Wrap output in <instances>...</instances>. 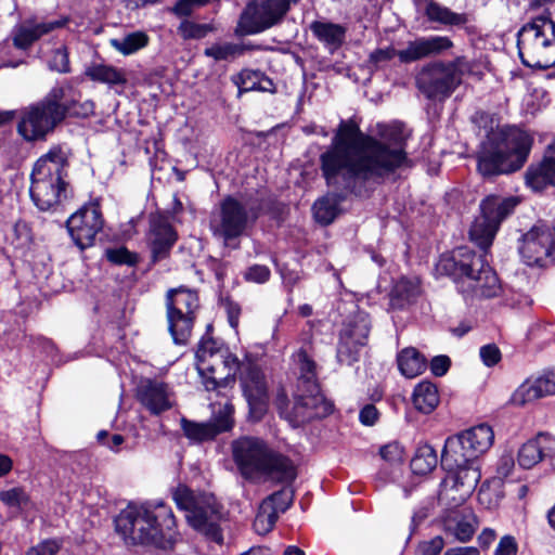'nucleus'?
<instances>
[{"label": "nucleus", "instance_id": "9d476101", "mask_svg": "<svg viewBox=\"0 0 555 555\" xmlns=\"http://www.w3.org/2000/svg\"><path fill=\"white\" fill-rule=\"evenodd\" d=\"M196 359L198 373L207 390L227 386L241 370L238 359L211 338L201 340Z\"/></svg>", "mask_w": 555, "mask_h": 555}, {"label": "nucleus", "instance_id": "69168bd1", "mask_svg": "<svg viewBox=\"0 0 555 555\" xmlns=\"http://www.w3.org/2000/svg\"><path fill=\"white\" fill-rule=\"evenodd\" d=\"M194 3L192 0H179L173 8V11L179 16H186L191 14Z\"/></svg>", "mask_w": 555, "mask_h": 555}, {"label": "nucleus", "instance_id": "393cba45", "mask_svg": "<svg viewBox=\"0 0 555 555\" xmlns=\"http://www.w3.org/2000/svg\"><path fill=\"white\" fill-rule=\"evenodd\" d=\"M292 503V494L281 490L266 498L258 509L254 529L258 534H266L274 527L280 513H284Z\"/></svg>", "mask_w": 555, "mask_h": 555}, {"label": "nucleus", "instance_id": "0e129e2a", "mask_svg": "<svg viewBox=\"0 0 555 555\" xmlns=\"http://www.w3.org/2000/svg\"><path fill=\"white\" fill-rule=\"evenodd\" d=\"M446 66L452 67V74L461 78L463 70L468 68V63L464 56H457L452 62L446 63Z\"/></svg>", "mask_w": 555, "mask_h": 555}, {"label": "nucleus", "instance_id": "bf43d9fd", "mask_svg": "<svg viewBox=\"0 0 555 555\" xmlns=\"http://www.w3.org/2000/svg\"><path fill=\"white\" fill-rule=\"evenodd\" d=\"M60 550V544L55 540H47L31 547L27 555H55Z\"/></svg>", "mask_w": 555, "mask_h": 555}, {"label": "nucleus", "instance_id": "f3484780", "mask_svg": "<svg viewBox=\"0 0 555 555\" xmlns=\"http://www.w3.org/2000/svg\"><path fill=\"white\" fill-rule=\"evenodd\" d=\"M299 0H253L241 14L237 33L255 35L280 24Z\"/></svg>", "mask_w": 555, "mask_h": 555}, {"label": "nucleus", "instance_id": "e433bc0d", "mask_svg": "<svg viewBox=\"0 0 555 555\" xmlns=\"http://www.w3.org/2000/svg\"><path fill=\"white\" fill-rule=\"evenodd\" d=\"M295 361L298 366V388H307L315 391L319 388L317 382V364L306 349H300L295 354Z\"/></svg>", "mask_w": 555, "mask_h": 555}, {"label": "nucleus", "instance_id": "6e6d98bb", "mask_svg": "<svg viewBox=\"0 0 555 555\" xmlns=\"http://www.w3.org/2000/svg\"><path fill=\"white\" fill-rule=\"evenodd\" d=\"M404 450L398 442H390L380 448V456L390 463H399L403 459Z\"/></svg>", "mask_w": 555, "mask_h": 555}, {"label": "nucleus", "instance_id": "13d9d810", "mask_svg": "<svg viewBox=\"0 0 555 555\" xmlns=\"http://www.w3.org/2000/svg\"><path fill=\"white\" fill-rule=\"evenodd\" d=\"M479 353L483 364L487 366H493L501 360V351L493 344L482 346Z\"/></svg>", "mask_w": 555, "mask_h": 555}, {"label": "nucleus", "instance_id": "aec40b11", "mask_svg": "<svg viewBox=\"0 0 555 555\" xmlns=\"http://www.w3.org/2000/svg\"><path fill=\"white\" fill-rule=\"evenodd\" d=\"M461 79L452 74V67L437 61L425 65L416 76V86L428 99L443 100L455 90Z\"/></svg>", "mask_w": 555, "mask_h": 555}, {"label": "nucleus", "instance_id": "4be33fe9", "mask_svg": "<svg viewBox=\"0 0 555 555\" xmlns=\"http://www.w3.org/2000/svg\"><path fill=\"white\" fill-rule=\"evenodd\" d=\"M234 409L227 403L219 411L218 415L210 422L197 423L181 418V428L184 436L194 443H201L214 439L217 435L228 431L233 426L232 414Z\"/></svg>", "mask_w": 555, "mask_h": 555}, {"label": "nucleus", "instance_id": "4468645a", "mask_svg": "<svg viewBox=\"0 0 555 555\" xmlns=\"http://www.w3.org/2000/svg\"><path fill=\"white\" fill-rule=\"evenodd\" d=\"M453 41L448 36L420 37L409 41L406 47L397 51L393 47L376 49L369 55V64L375 69L398 56L401 63L409 64L418 60L437 56L453 48Z\"/></svg>", "mask_w": 555, "mask_h": 555}, {"label": "nucleus", "instance_id": "dca6fc26", "mask_svg": "<svg viewBox=\"0 0 555 555\" xmlns=\"http://www.w3.org/2000/svg\"><path fill=\"white\" fill-rule=\"evenodd\" d=\"M517 204V198L513 196H487L480 204V217L476 218L469 230L470 240L481 249H488L501 222L514 211Z\"/></svg>", "mask_w": 555, "mask_h": 555}, {"label": "nucleus", "instance_id": "20e7f679", "mask_svg": "<svg viewBox=\"0 0 555 555\" xmlns=\"http://www.w3.org/2000/svg\"><path fill=\"white\" fill-rule=\"evenodd\" d=\"M231 449L233 460L245 479L263 478L278 482H291L296 477L292 462L272 450L260 438L250 436L237 438L232 442Z\"/></svg>", "mask_w": 555, "mask_h": 555}, {"label": "nucleus", "instance_id": "a211bd4d", "mask_svg": "<svg viewBox=\"0 0 555 555\" xmlns=\"http://www.w3.org/2000/svg\"><path fill=\"white\" fill-rule=\"evenodd\" d=\"M522 261L530 267H546L555 262V227L539 222L526 232L519 244Z\"/></svg>", "mask_w": 555, "mask_h": 555}, {"label": "nucleus", "instance_id": "338daca9", "mask_svg": "<svg viewBox=\"0 0 555 555\" xmlns=\"http://www.w3.org/2000/svg\"><path fill=\"white\" fill-rule=\"evenodd\" d=\"M495 538L496 533L493 529L485 528L478 535V542L482 547H489Z\"/></svg>", "mask_w": 555, "mask_h": 555}, {"label": "nucleus", "instance_id": "8fccbe9b", "mask_svg": "<svg viewBox=\"0 0 555 555\" xmlns=\"http://www.w3.org/2000/svg\"><path fill=\"white\" fill-rule=\"evenodd\" d=\"M211 27L207 24H197L191 21H184L179 26V33L184 39H201L204 38Z\"/></svg>", "mask_w": 555, "mask_h": 555}, {"label": "nucleus", "instance_id": "a19ab883", "mask_svg": "<svg viewBox=\"0 0 555 555\" xmlns=\"http://www.w3.org/2000/svg\"><path fill=\"white\" fill-rule=\"evenodd\" d=\"M61 106L66 107L64 118L67 115L76 117H88L94 113V103L91 100L80 102V92L73 88L66 90L65 98L61 101Z\"/></svg>", "mask_w": 555, "mask_h": 555}, {"label": "nucleus", "instance_id": "a878e982", "mask_svg": "<svg viewBox=\"0 0 555 555\" xmlns=\"http://www.w3.org/2000/svg\"><path fill=\"white\" fill-rule=\"evenodd\" d=\"M555 395V370L525 380L512 395L514 405H525L546 396Z\"/></svg>", "mask_w": 555, "mask_h": 555}, {"label": "nucleus", "instance_id": "473e14b6", "mask_svg": "<svg viewBox=\"0 0 555 555\" xmlns=\"http://www.w3.org/2000/svg\"><path fill=\"white\" fill-rule=\"evenodd\" d=\"M442 466L448 473L446 477L449 478V482L461 486V490L464 494L474 492L481 477L480 470L474 460L454 467Z\"/></svg>", "mask_w": 555, "mask_h": 555}, {"label": "nucleus", "instance_id": "f704fd0d", "mask_svg": "<svg viewBox=\"0 0 555 555\" xmlns=\"http://www.w3.org/2000/svg\"><path fill=\"white\" fill-rule=\"evenodd\" d=\"M238 88V94L249 91H273V82L259 70L243 69L232 78Z\"/></svg>", "mask_w": 555, "mask_h": 555}, {"label": "nucleus", "instance_id": "ea45409f", "mask_svg": "<svg viewBox=\"0 0 555 555\" xmlns=\"http://www.w3.org/2000/svg\"><path fill=\"white\" fill-rule=\"evenodd\" d=\"M149 42V36L140 30L127 34L120 38L109 39L111 47L125 56L137 53L145 48Z\"/></svg>", "mask_w": 555, "mask_h": 555}, {"label": "nucleus", "instance_id": "7c9ffc66", "mask_svg": "<svg viewBox=\"0 0 555 555\" xmlns=\"http://www.w3.org/2000/svg\"><path fill=\"white\" fill-rule=\"evenodd\" d=\"M168 386L162 382L147 379L138 390L140 402L153 414H159L171 408Z\"/></svg>", "mask_w": 555, "mask_h": 555}, {"label": "nucleus", "instance_id": "1a4fd4ad", "mask_svg": "<svg viewBox=\"0 0 555 555\" xmlns=\"http://www.w3.org/2000/svg\"><path fill=\"white\" fill-rule=\"evenodd\" d=\"M517 48L522 64L546 69L555 66V23L548 16H537L517 34Z\"/></svg>", "mask_w": 555, "mask_h": 555}, {"label": "nucleus", "instance_id": "de8ad7c7", "mask_svg": "<svg viewBox=\"0 0 555 555\" xmlns=\"http://www.w3.org/2000/svg\"><path fill=\"white\" fill-rule=\"evenodd\" d=\"M49 69L60 73L67 74L70 72V63L68 50L65 46L53 49L47 59Z\"/></svg>", "mask_w": 555, "mask_h": 555}, {"label": "nucleus", "instance_id": "bb28decb", "mask_svg": "<svg viewBox=\"0 0 555 555\" xmlns=\"http://www.w3.org/2000/svg\"><path fill=\"white\" fill-rule=\"evenodd\" d=\"M547 459L555 466V437L547 434H539L528 440L518 451V464L526 469Z\"/></svg>", "mask_w": 555, "mask_h": 555}, {"label": "nucleus", "instance_id": "49530a36", "mask_svg": "<svg viewBox=\"0 0 555 555\" xmlns=\"http://www.w3.org/2000/svg\"><path fill=\"white\" fill-rule=\"evenodd\" d=\"M420 295L417 280L401 279L393 287V297L400 300V305L412 302Z\"/></svg>", "mask_w": 555, "mask_h": 555}, {"label": "nucleus", "instance_id": "9b49d317", "mask_svg": "<svg viewBox=\"0 0 555 555\" xmlns=\"http://www.w3.org/2000/svg\"><path fill=\"white\" fill-rule=\"evenodd\" d=\"M172 495L177 506L185 511V518L192 528L208 540L218 544L222 543L223 535L219 525L221 520L220 505L212 498L198 500L184 486L177 487Z\"/></svg>", "mask_w": 555, "mask_h": 555}, {"label": "nucleus", "instance_id": "4c0bfd02", "mask_svg": "<svg viewBox=\"0 0 555 555\" xmlns=\"http://www.w3.org/2000/svg\"><path fill=\"white\" fill-rule=\"evenodd\" d=\"M312 34L324 44L337 49L346 37V28L339 24L315 21L310 25Z\"/></svg>", "mask_w": 555, "mask_h": 555}, {"label": "nucleus", "instance_id": "864d4df0", "mask_svg": "<svg viewBox=\"0 0 555 555\" xmlns=\"http://www.w3.org/2000/svg\"><path fill=\"white\" fill-rule=\"evenodd\" d=\"M444 546L442 537L437 535L417 545L416 555H439Z\"/></svg>", "mask_w": 555, "mask_h": 555}, {"label": "nucleus", "instance_id": "2f4dec72", "mask_svg": "<svg viewBox=\"0 0 555 555\" xmlns=\"http://www.w3.org/2000/svg\"><path fill=\"white\" fill-rule=\"evenodd\" d=\"M424 14L431 23H436L449 28H467L470 17L467 13H457L446 5L434 0L426 3Z\"/></svg>", "mask_w": 555, "mask_h": 555}, {"label": "nucleus", "instance_id": "6e6552de", "mask_svg": "<svg viewBox=\"0 0 555 555\" xmlns=\"http://www.w3.org/2000/svg\"><path fill=\"white\" fill-rule=\"evenodd\" d=\"M66 90L72 91L73 86H55L42 100L21 111L17 132L24 140H44L64 120L66 107L61 106V101Z\"/></svg>", "mask_w": 555, "mask_h": 555}, {"label": "nucleus", "instance_id": "a18cd8bd", "mask_svg": "<svg viewBox=\"0 0 555 555\" xmlns=\"http://www.w3.org/2000/svg\"><path fill=\"white\" fill-rule=\"evenodd\" d=\"M244 52V48L232 42L215 43L205 49V55L215 61H228L235 59Z\"/></svg>", "mask_w": 555, "mask_h": 555}, {"label": "nucleus", "instance_id": "e2e57ef3", "mask_svg": "<svg viewBox=\"0 0 555 555\" xmlns=\"http://www.w3.org/2000/svg\"><path fill=\"white\" fill-rule=\"evenodd\" d=\"M514 459L512 454H503L498 463V474L500 477L505 478L511 475L513 468H514Z\"/></svg>", "mask_w": 555, "mask_h": 555}, {"label": "nucleus", "instance_id": "774afa93", "mask_svg": "<svg viewBox=\"0 0 555 555\" xmlns=\"http://www.w3.org/2000/svg\"><path fill=\"white\" fill-rule=\"evenodd\" d=\"M443 555H479V550L474 546L449 548Z\"/></svg>", "mask_w": 555, "mask_h": 555}, {"label": "nucleus", "instance_id": "cd10ccee", "mask_svg": "<svg viewBox=\"0 0 555 555\" xmlns=\"http://www.w3.org/2000/svg\"><path fill=\"white\" fill-rule=\"evenodd\" d=\"M177 238L176 231L165 217L155 216L151 219L147 240L154 261L167 257Z\"/></svg>", "mask_w": 555, "mask_h": 555}, {"label": "nucleus", "instance_id": "6ab92c4d", "mask_svg": "<svg viewBox=\"0 0 555 555\" xmlns=\"http://www.w3.org/2000/svg\"><path fill=\"white\" fill-rule=\"evenodd\" d=\"M371 321L365 312H357L349 318L339 337L337 360L341 364L351 365L360 357V350L367 344Z\"/></svg>", "mask_w": 555, "mask_h": 555}, {"label": "nucleus", "instance_id": "0eeeda50", "mask_svg": "<svg viewBox=\"0 0 555 555\" xmlns=\"http://www.w3.org/2000/svg\"><path fill=\"white\" fill-rule=\"evenodd\" d=\"M261 209L262 204L258 196L225 197L210 220L212 235L221 240L225 246L236 248L238 245L232 243L255 223Z\"/></svg>", "mask_w": 555, "mask_h": 555}, {"label": "nucleus", "instance_id": "09e8293b", "mask_svg": "<svg viewBox=\"0 0 555 555\" xmlns=\"http://www.w3.org/2000/svg\"><path fill=\"white\" fill-rule=\"evenodd\" d=\"M0 501L8 507L21 508L29 502V496L24 488L15 487L1 491Z\"/></svg>", "mask_w": 555, "mask_h": 555}, {"label": "nucleus", "instance_id": "603ef678", "mask_svg": "<svg viewBox=\"0 0 555 555\" xmlns=\"http://www.w3.org/2000/svg\"><path fill=\"white\" fill-rule=\"evenodd\" d=\"M499 487V481H493L492 485H482L478 492V500L480 504L488 508L496 506L501 498Z\"/></svg>", "mask_w": 555, "mask_h": 555}, {"label": "nucleus", "instance_id": "2eb2a0df", "mask_svg": "<svg viewBox=\"0 0 555 555\" xmlns=\"http://www.w3.org/2000/svg\"><path fill=\"white\" fill-rule=\"evenodd\" d=\"M198 296L195 292L179 287L166 296L168 331L177 345H185L192 334Z\"/></svg>", "mask_w": 555, "mask_h": 555}, {"label": "nucleus", "instance_id": "5fc2aeb1", "mask_svg": "<svg viewBox=\"0 0 555 555\" xmlns=\"http://www.w3.org/2000/svg\"><path fill=\"white\" fill-rule=\"evenodd\" d=\"M270 275V269L263 264H254L249 267L244 273L246 281L259 284L267 282Z\"/></svg>", "mask_w": 555, "mask_h": 555}, {"label": "nucleus", "instance_id": "39448f33", "mask_svg": "<svg viewBox=\"0 0 555 555\" xmlns=\"http://www.w3.org/2000/svg\"><path fill=\"white\" fill-rule=\"evenodd\" d=\"M476 255L470 248L461 246L450 255H442L438 269L461 280L462 292L467 297L492 298L500 295L501 283L487 262V249Z\"/></svg>", "mask_w": 555, "mask_h": 555}, {"label": "nucleus", "instance_id": "c9c22d12", "mask_svg": "<svg viewBox=\"0 0 555 555\" xmlns=\"http://www.w3.org/2000/svg\"><path fill=\"white\" fill-rule=\"evenodd\" d=\"M412 401L420 412L431 413L440 401L437 386L428 380L418 383L414 388Z\"/></svg>", "mask_w": 555, "mask_h": 555}, {"label": "nucleus", "instance_id": "b1692460", "mask_svg": "<svg viewBox=\"0 0 555 555\" xmlns=\"http://www.w3.org/2000/svg\"><path fill=\"white\" fill-rule=\"evenodd\" d=\"M241 380L250 414L256 418L261 417L267 406V385L262 372L248 363L243 365Z\"/></svg>", "mask_w": 555, "mask_h": 555}, {"label": "nucleus", "instance_id": "5701e85b", "mask_svg": "<svg viewBox=\"0 0 555 555\" xmlns=\"http://www.w3.org/2000/svg\"><path fill=\"white\" fill-rule=\"evenodd\" d=\"M68 22V17L48 20L33 16L26 18L13 29V46L21 50H27L41 37L65 27Z\"/></svg>", "mask_w": 555, "mask_h": 555}, {"label": "nucleus", "instance_id": "ddd939ff", "mask_svg": "<svg viewBox=\"0 0 555 555\" xmlns=\"http://www.w3.org/2000/svg\"><path fill=\"white\" fill-rule=\"evenodd\" d=\"M275 406L284 420L293 427H298L314 418H321L332 413L333 404L320 392L307 388H298V393L291 402L284 391L275 397Z\"/></svg>", "mask_w": 555, "mask_h": 555}, {"label": "nucleus", "instance_id": "79ce46f5", "mask_svg": "<svg viewBox=\"0 0 555 555\" xmlns=\"http://www.w3.org/2000/svg\"><path fill=\"white\" fill-rule=\"evenodd\" d=\"M438 463V457L434 448L424 444L417 448L411 460V469L416 475H426L430 473Z\"/></svg>", "mask_w": 555, "mask_h": 555}, {"label": "nucleus", "instance_id": "f8f14e48", "mask_svg": "<svg viewBox=\"0 0 555 555\" xmlns=\"http://www.w3.org/2000/svg\"><path fill=\"white\" fill-rule=\"evenodd\" d=\"M494 441V433L487 424L474 426L446 440L441 464L454 467L475 461L487 452Z\"/></svg>", "mask_w": 555, "mask_h": 555}, {"label": "nucleus", "instance_id": "423d86ee", "mask_svg": "<svg viewBox=\"0 0 555 555\" xmlns=\"http://www.w3.org/2000/svg\"><path fill=\"white\" fill-rule=\"evenodd\" d=\"M67 155L57 146L35 163L29 194L37 208L42 211L54 210L67 199Z\"/></svg>", "mask_w": 555, "mask_h": 555}, {"label": "nucleus", "instance_id": "c85d7f7f", "mask_svg": "<svg viewBox=\"0 0 555 555\" xmlns=\"http://www.w3.org/2000/svg\"><path fill=\"white\" fill-rule=\"evenodd\" d=\"M477 518L468 507L450 509L442 519L444 532L460 542L469 541L477 529Z\"/></svg>", "mask_w": 555, "mask_h": 555}, {"label": "nucleus", "instance_id": "c03bdc74", "mask_svg": "<svg viewBox=\"0 0 555 555\" xmlns=\"http://www.w3.org/2000/svg\"><path fill=\"white\" fill-rule=\"evenodd\" d=\"M337 199L332 197H323L313 205V215L315 220L321 224H330L334 221L338 214Z\"/></svg>", "mask_w": 555, "mask_h": 555}, {"label": "nucleus", "instance_id": "3c124183", "mask_svg": "<svg viewBox=\"0 0 555 555\" xmlns=\"http://www.w3.org/2000/svg\"><path fill=\"white\" fill-rule=\"evenodd\" d=\"M105 255L107 260L115 264L132 266L138 262V256L126 247L108 248Z\"/></svg>", "mask_w": 555, "mask_h": 555}, {"label": "nucleus", "instance_id": "58836bf2", "mask_svg": "<svg viewBox=\"0 0 555 555\" xmlns=\"http://www.w3.org/2000/svg\"><path fill=\"white\" fill-rule=\"evenodd\" d=\"M400 372L408 378H413L426 369L425 358L415 348H404L397 358Z\"/></svg>", "mask_w": 555, "mask_h": 555}, {"label": "nucleus", "instance_id": "052dcab7", "mask_svg": "<svg viewBox=\"0 0 555 555\" xmlns=\"http://www.w3.org/2000/svg\"><path fill=\"white\" fill-rule=\"evenodd\" d=\"M451 361L447 356H437L430 362V371L435 376H443L449 367Z\"/></svg>", "mask_w": 555, "mask_h": 555}, {"label": "nucleus", "instance_id": "680f3d73", "mask_svg": "<svg viewBox=\"0 0 555 555\" xmlns=\"http://www.w3.org/2000/svg\"><path fill=\"white\" fill-rule=\"evenodd\" d=\"M378 411L373 404H366L359 414L360 422L365 426H372L378 420Z\"/></svg>", "mask_w": 555, "mask_h": 555}, {"label": "nucleus", "instance_id": "f257e3e1", "mask_svg": "<svg viewBox=\"0 0 555 555\" xmlns=\"http://www.w3.org/2000/svg\"><path fill=\"white\" fill-rule=\"evenodd\" d=\"M377 135L362 133L352 120L339 124L331 146L320 156L322 176L339 196L366 181H379L406 162L410 132L401 122L378 124Z\"/></svg>", "mask_w": 555, "mask_h": 555}, {"label": "nucleus", "instance_id": "7ed1b4c3", "mask_svg": "<svg viewBox=\"0 0 555 555\" xmlns=\"http://www.w3.org/2000/svg\"><path fill=\"white\" fill-rule=\"evenodd\" d=\"M531 146L532 138L517 127L491 128L478 152V170L485 177L517 171L526 163Z\"/></svg>", "mask_w": 555, "mask_h": 555}, {"label": "nucleus", "instance_id": "f03ea898", "mask_svg": "<svg viewBox=\"0 0 555 555\" xmlns=\"http://www.w3.org/2000/svg\"><path fill=\"white\" fill-rule=\"evenodd\" d=\"M117 532L128 544L166 547L176 539V519L164 502L129 504L115 519Z\"/></svg>", "mask_w": 555, "mask_h": 555}, {"label": "nucleus", "instance_id": "c756f323", "mask_svg": "<svg viewBox=\"0 0 555 555\" xmlns=\"http://www.w3.org/2000/svg\"><path fill=\"white\" fill-rule=\"evenodd\" d=\"M526 183L534 191L555 185V140L547 145L543 158L528 167Z\"/></svg>", "mask_w": 555, "mask_h": 555}, {"label": "nucleus", "instance_id": "72a5a7b5", "mask_svg": "<svg viewBox=\"0 0 555 555\" xmlns=\"http://www.w3.org/2000/svg\"><path fill=\"white\" fill-rule=\"evenodd\" d=\"M85 75L94 82L104 83L109 87L125 86L127 83L125 70L106 63H91L86 67Z\"/></svg>", "mask_w": 555, "mask_h": 555}, {"label": "nucleus", "instance_id": "37998d69", "mask_svg": "<svg viewBox=\"0 0 555 555\" xmlns=\"http://www.w3.org/2000/svg\"><path fill=\"white\" fill-rule=\"evenodd\" d=\"M461 489V486L452 485V482H449V478L446 477L441 482L439 501L448 506L449 511L457 509L456 507L461 506L472 495V493L464 494Z\"/></svg>", "mask_w": 555, "mask_h": 555}, {"label": "nucleus", "instance_id": "4d7b16f0", "mask_svg": "<svg viewBox=\"0 0 555 555\" xmlns=\"http://www.w3.org/2000/svg\"><path fill=\"white\" fill-rule=\"evenodd\" d=\"M518 552V543L513 535L506 534L499 541L494 555H516Z\"/></svg>", "mask_w": 555, "mask_h": 555}, {"label": "nucleus", "instance_id": "412c9836", "mask_svg": "<svg viewBox=\"0 0 555 555\" xmlns=\"http://www.w3.org/2000/svg\"><path fill=\"white\" fill-rule=\"evenodd\" d=\"M102 228V212L96 203L85 205L67 220V230L75 244L81 249L93 244Z\"/></svg>", "mask_w": 555, "mask_h": 555}]
</instances>
